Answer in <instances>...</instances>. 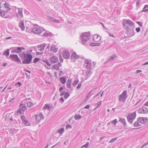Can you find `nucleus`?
<instances>
[{
    "label": "nucleus",
    "mask_w": 148,
    "mask_h": 148,
    "mask_svg": "<svg viewBox=\"0 0 148 148\" xmlns=\"http://www.w3.org/2000/svg\"><path fill=\"white\" fill-rule=\"evenodd\" d=\"M33 56L30 54L24 53L23 55V60L22 63L23 64H28L32 63Z\"/></svg>",
    "instance_id": "f257e3e1"
},
{
    "label": "nucleus",
    "mask_w": 148,
    "mask_h": 148,
    "mask_svg": "<svg viewBox=\"0 0 148 148\" xmlns=\"http://www.w3.org/2000/svg\"><path fill=\"white\" fill-rule=\"evenodd\" d=\"M90 32L83 33L81 36V42L82 44H85L90 38Z\"/></svg>",
    "instance_id": "f03ea898"
},
{
    "label": "nucleus",
    "mask_w": 148,
    "mask_h": 148,
    "mask_svg": "<svg viewBox=\"0 0 148 148\" xmlns=\"http://www.w3.org/2000/svg\"><path fill=\"white\" fill-rule=\"evenodd\" d=\"M4 9L2 10H0V16L3 17L5 15V14L7 13L10 10L11 8L9 4L6 2L4 4Z\"/></svg>",
    "instance_id": "7ed1b4c3"
},
{
    "label": "nucleus",
    "mask_w": 148,
    "mask_h": 148,
    "mask_svg": "<svg viewBox=\"0 0 148 148\" xmlns=\"http://www.w3.org/2000/svg\"><path fill=\"white\" fill-rule=\"evenodd\" d=\"M136 116V112L134 111V112L130 114H128L127 118L128 122L130 124H132L134 121V120L135 119Z\"/></svg>",
    "instance_id": "20e7f679"
},
{
    "label": "nucleus",
    "mask_w": 148,
    "mask_h": 148,
    "mask_svg": "<svg viewBox=\"0 0 148 148\" xmlns=\"http://www.w3.org/2000/svg\"><path fill=\"white\" fill-rule=\"evenodd\" d=\"M127 91L126 90L123 91L121 94L119 96V101H125L127 98V96L126 95Z\"/></svg>",
    "instance_id": "39448f33"
},
{
    "label": "nucleus",
    "mask_w": 148,
    "mask_h": 148,
    "mask_svg": "<svg viewBox=\"0 0 148 148\" xmlns=\"http://www.w3.org/2000/svg\"><path fill=\"white\" fill-rule=\"evenodd\" d=\"M43 29L40 27H34L32 30V32L34 33L37 34H40L42 32Z\"/></svg>",
    "instance_id": "423d86ee"
},
{
    "label": "nucleus",
    "mask_w": 148,
    "mask_h": 148,
    "mask_svg": "<svg viewBox=\"0 0 148 148\" xmlns=\"http://www.w3.org/2000/svg\"><path fill=\"white\" fill-rule=\"evenodd\" d=\"M85 63L86 65V69L88 70H90L91 68V60H89L87 59L85 60Z\"/></svg>",
    "instance_id": "0eeeda50"
},
{
    "label": "nucleus",
    "mask_w": 148,
    "mask_h": 148,
    "mask_svg": "<svg viewBox=\"0 0 148 148\" xmlns=\"http://www.w3.org/2000/svg\"><path fill=\"white\" fill-rule=\"evenodd\" d=\"M12 59L18 62H21V61L19 58L18 57L17 55L16 54H11L10 56Z\"/></svg>",
    "instance_id": "6e6552de"
},
{
    "label": "nucleus",
    "mask_w": 148,
    "mask_h": 148,
    "mask_svg": "<svg viewBox=\"0 0 148 148\" xmlns=\"http://www.w3.org/2000/svg\"><path fill=\"white\" fill-rule=\"evenodd\" d=\"M138 112L142 114H146L148 113V109L145 107H143L139 109Z\"/></svg>",
    "instance_id": "1a4fd4ad"
},
{
    "label": "nucleus",
    "mask_w": 148,
    "mask_h": 148,
    "mask_svg": "<svg viewBox=\"0 0 148 148\" xmlns=\"http://www.w3.org/2000/svg\"><path fill=\"white\" fill-rule=\"evenodd\" d=\"M138 121L140 123L145 124L147 120V119L146 117H139L138 118Z\"/></svg>",
    "instance_id": "9d476101"
},
{
    "label": "nucleus",
    "mask_w": 148,
    "mask_h": 148,
    "mask_svg": "<svg viewBox=\"0 0 148 148\" xmlns=\"http://www.w3.org/2000/svg\"><path fill=\"white\" fill-rule=\"evenodd\" d=\"M19 107L20 108L18 111L17 112H19L21 114L22 112H24L26 109V107L25 104L23 105L22 104H20Z\"/></svg>",
    "instance_id": "9b49d317"
},
{
    "label": "nucleus",
    "mask_w": 148,
    "mask_h": 148,
    "mask_svg": "<svg viewBox=\"0 0 148 148\" xmlns=\"http://www.w3.org/2000/svg\"><path fill=\"white\" fill-rule=\"evenodd\" d=\"M21 119L23 123L26 126H29L30 125V123L27 120H26L25 117L24 116H21Z\"/></svg>",
    "instance_id": "f8f14e48"
},
{
    "label": "nucleus",
    "mask_w": 148,
    "mask_h": 148,
    "mask_svg": "<svg viewBox=\"0 0 148 148\" xmlns=\"http://www.w3.org/2000/svg\"><path fill=\"white\" fill-rule=\"evenodd\" d=\"M50 61L52 64L57 63L58 61V58L56 56H53L50 58Z\"/></svg>",
    "instance_id": "ddd939ff"
},
{
    "label": "nucleus",
    "mask_w": 148,
    "mask_h": 148,
    "mask_svg": "<svg viewBox=\"0 0 148 148\" xmlns=\"http://www.w3.org/2000/svg\"><path fill=\"white\" fill-rule=\"evenodd\" d=\"M92 73L91 72L90 70H86V73L84 76L85 77L84 79L85 80L87 79L91 75Z\"/></svg>",
    "instance_id": "4468645a"
},
{
    "label": "nucleus",
    "mask_w": 148,
    "mask_h": 148,
    "mask_svg": "<svg viewBox=\"0 0 148 148\" xmlns=\"http://www.w3.org/2000/svg\"><path fill=\"white\" fill-rule=\"evenodd\" d=\"M36 121L37 122H38L41 119H43L44 118V116L42 113H40L39 115H37L36 116Z\"/></svg>",
    "instance_id": "2eb2a0df"
},
{
    "label": "nucleus",
    "mask_w": 148,
    "mask_h": 148,
    "mask_svg": "<svg viewBox=\"0 0 148 148\" xmlns=\"http://www.w3.org/2000/svg\"><path fill=\"white\" fill-rule=\"evenodd\" d=\"M124 22L125 24L129 25L130 26H133L134 25V23L132 21L129 19H125L124 20Z\"/></svg>",
    "instance_id": "dca6fc26"
},
{
    "label": "nucleus",
    "mask_w": 148,
    "mask_h": 148,
    "mask_svg": "<svg viewBox=\"0 0 148 148\" xmlns=\"http://www.w3.org/2000/svg\"><path fill=\"white\" fill-rule=\"evenodd\" d=\"M23 8H18V12L17 14V16L19 18H21L23 17Z\"/></svg>",
    "instance_id": "f3484780"
},
{
    "label": "nucleus",
    "mask_w": 148,
    "mask_h": 148,
    "mask_svg": "<svg viewBox=\"0 0 148 148\" xmlns=\"http://www.w3.org/2000/svg\"><path fill=\"white\" fill-rule=\"evenodd\" d=\"M97 88H94L91 90L88 94L87 97H90L92 95L94 94L95 92L97 90Z\"/></svg>",
    "instance_id": "a211bd4d"
},
{
    "label": "nucleus",
    "mask_w": 148,
    "mask_h": 148,
    "mask_svg": "<svg viewBox=\"0 0 148 148\" xmlns=\"http://www.w3.org/2000/svg\"><path fill=\"white\" fill-rule=\"evenodd\" d=\"M101 37L98 35H95L93 38V40L95 42H97L101 39Z\"/></svg>",
    "instance_id": "6ab92c4d"
},
{
    "label": "nucleus",
    "mask_w": 148,
    "mask_h": 148,
    "mask_svg": "<svg viewBox=\"0 0 148 148\" xmlns=\"http://www.w3.org/2000/svg\"><path fill=\"white\" fill-rule=\"evenodd\" d=\"M63 56L65 59H68L70 57V54L68 52L65 51L63 53Z\"/></svg>",
    "instance_id": "aec40b11"
},
{
    "label": "nucleus",
    "mask_w": 148,
    "mask_h": 148,
    "mask_svg": "<svg viewBox=\"0 0 148 148\" xmlns=\"http://www.w3.org/2000/svg\"><path fill=\"white\" fill-rule=\"evenodd\" d=\"M46 44H43L38 45L37 47L38 48V50L40 51H42L44 50L45 47L46 46Z\"/></svg>",
    "instance_id": "412c9836"
},
{
    "label": "nucleus",
    "mask_w": 148,
    "mask_h": 148,
    "mask_svg": "<svg viewBox=\"0 0 148 148\" xmlns=\"http://www.w3.org/2000/svg\"><path fill=\"white\" fill-rule=\"evenodd\" d=\"M61 66V64L60 62H58V64H54L52 67L53 69L56 70H59V67Z\"/></svg>",
    "instance_id": "4be33fe9"
},
{
    "label": "nucleus",
    "mask_w": 148,
    "mask_h": 148,
    "mask_svg": "<svg viewBox=\"0 0 148 148\" xmlns=\"http://www.w3.org/2000/svg\"><path fill=\"white\" fill-rule=\"evenodd\" d=\"M19 27L21 28L22 30L23 31L24 30L25 27L24 26L23 21L21 20V21L19 23Z\"/></svg>",
    "instance_id": "5701e85b"
},
{
    "label": "nucleus",
    "mask_w": 148,
    "mask_h": 148,
    "mask_svg": "<svg viewBox=\"0 0 148 148\" xmlns=\"http://www.w3.org/2000/svg\"><path fill=\"white\" fill-rule=\"evenodd\" d=\"M22 51V49L21 47H18L17 49H15L14 51H12V53H19L21 52Z\"/></svg>",
    "instance_id": "b1692460"
},
{
    "label": "nucleus",
    "mask_w": 148,
    "mask_h": 148,
    "mask_svg": "<svg viewBox=\"0 0 148 148\" xmlns=\"http://www.w3.org/2000/svg\"><path fill=\"white\" fill-rule=\"evenodd\" d=\"M139 123V121H138V119H137V121L134 122L133 125L135 127H139L141 126V125Z\"/></svg>",
    "instance_id": "393cba45"
},
{
    "label": "nucleus",
    "mask_w": 148,
    "mask_h": 148,
    "mask_svg": "<svg viewBox=\"0 0 148 148\" xmlns=\"http://www.w3.org/2000/svg\"><path fill=\"white\" fill-rule=\"evenodd\" d=\"M119 121L123 123L124 126L125 127H126L127 124L124 118H119Z\"/></svg>",
    "instance_id": "a878e982"
},
{
    "label": "nucleus",
    "mask_w": 148,
    "mask_h": 148,
    "mask_svg": "<svg viewBox=\"0 0 148 148\" xmlns=\"http://www.w3.org/2000/svg\"><path fill=\"white\" fill-rule=\"evenodd\" d=\"M10 49H8L4 51L3 53V55L8 57L9 55Z\"/></svg>",
    "instance_id": "bb28decb"
},
{
    "label": "nucleus",
    "mask_w": 148,
    "mask_h": 148,
    "mask_svg": "<svg viewBox=\"0 0 148 148\" xmlns=\"http://www.w3.org/2000/svg\"><path fill=\"white\" fill-rule=\"evenodd\" d=\"M58 49L53 46L51 47L50 50L53 52L56 53L58 51Z\"/></svg>",
    "instance_id": "cd10ccee"
},
{
    "label": "nucleus",
    "mask_w": 148,
    "mask_h": 148,
    "mask_svg": "<svg viewBox=\"0 0 148 148\" xmlns=\"http://www.w3.org/2000/svg\"><path fill=\"white\" fill-rule=\"evenodd\" d=\"M51 107L49 106V104H45L43 107L44 109H47L48 110H50L51 109Z\"/></svg>",
    "instance_id": "c85d7f7f"
},
{
    "label": "nucleus",
    "mask_w": 148,
    "mask_h": 148,
    "mask_svg": "<svg viewBox=\"0 0 148 148\" xmlns=\"http://www.w3.org/2000/svg\"><path fill=\"white\" fill-rule=\"evenodd\" d=\"M64 132V127H62L59 129L57 130V132L60 134L61 135Z\"/></svg>",
    "instance_id": "c756f323"
},
{
    "label": "nucleus",
    "mask_w": 148,
    "mask_h": 148,
    "mask_svg": "<svg viewBox=\"0 0 148 148\" xmlns=\"http://www.w3.org/2000/svg\"><path fill=\"white\" fill-rule=\"evenodd\" d=\"M60 81L63 84H64L66 81V78L65 77H61L60 78Z\"/></svg>",
    "instance_id": "7c9ffc66"
},
{
    "label": "nucleus",
    "mask_w": 148,
    "mask_h": 148,
    "mask_svg": "<svg viewBox=\"0 0 148 148\" xmlns=\"http://www.w3.org/2000/svg\"><path fill=\"white\" fill-rule=\"evenodd\" d=\"M71 81L70 79H68L66 82L67 87L68 88H71Z\"/></svg>",
    "instance_id": "2f4dec72"
},
{
    "label": "nucleus",
    "mask_w": 148,
    "mask_h": 148,
    "mask_svg": "<svg viewBox=\"0 0 148 148\" xmlns=\"http://www.w3.org/2000/svg\"><path fill=\"white\" fill-rule=\"evenodd\" d=\"M148 8V5H146L144 6V7L143 8V10L141 11V12H147V9H146V8Z\"/></svg>",
    "instance_id": "473e14b6"
},
{
    "label": "nucleus",
    "mask_w": 148,
    "mask_h": 148,
    "mask_svg": "<svg viewBox=\"0 0 148 148\" xmlns=\"http://www.w3.org/2000/svg\"><path fill=\"white\" fill-rule=\"evenodd\" d=\"M82 117V116L79 115H76L75 116V119L76 120H78L81 119Z\"/></svg>",
    "instance_id": "72a5a7b5"
},
{
    "label": "nucleus",
    "mask_w": 148,
    "mask_h": 148,
    "mask_svg": "<svg viewBox=\"0 0 148 148\" xmlns=\"http://www.w3.org/2000/svg\"><path fill=\"white\" fill-rule=\"evenodd\" d=\"M102 102V101H99L97 103L96 105L97 106L94 109V110H95L98 107H99L100 105L101 104Z\"/></svg>",
    "instance_id": "f704fd0d"
},
{
    "label": "nucleus",
    "mask_w": 148,
    "mask_h": 148,
    "mask_svg": "<svg viewBox=\"0 0 148 148\" xmlns=\"http://www.w3.org/2000/svg\"><path fill=\"white\" fill-rule=\"evenodd\" d=\"M70 95L69 94L68 92H66L64 95V98L65 99H66Z\"/></svg>",
    "instance_id": "c9c22d12"
},
{
    "label": "nucleus",
    "mask_w": 148,
    "mask_h": 148,
    "mask_svg": "<svg viewBox=\"0 0 148 148\" xmlns=\"http://www.w3.org/2000/svg\"><path fill=\"white\" fill-rule=\"evenodd\" d=\"M40 60V58H35V59H34L33 60V62L34 63H35L37 62H38Z\"/></svg>",
    "instance_id": "e433bc0d"
},
{
    "label": "nucleus",
    "mask_w": 148,
    "mask_h": 148,
    "mask_svg": "<svg viewBox=\"0 0 148 148\" xmlns=\"http://www.w3.org/2000/svg\"><path fill=\"white\" fill-rule=\"evenodd\" d=\"M89 142H87L85 145H83L82 146V147H81V148H82L84 147H85V148H88V146L89 145Z\"/></svg>",
    "instance_id": "4c0bfd02"
},
{
    "label": "nucleus",
    "mask_w": 148,
    "mask_h": 148,
    "mask_svg": "<svg viewBox=\"0 0 148 148\" xmlns=\"http://www.w3.org/2000/svg\"><path fill=\"white\" fill-rule=\"evenodd\" d=\"M43 62H45L46 64H47V65L48 66H50L51 65V64H49V62H48V61L47 59H45V60H43Z\"/></svg>",
    "instance_id": "58836bf2"
},
{
    "label": "nucleus",
    "mask_w": 148,
    "mask_h": 148,
    "mask_svg": "<svg viewBox=\"0 0 148 148\" xmlns=\"http://www.w3.org/2000/svg\"><path fill=\"white\" fill-rule=\"evenodd\" d=\"M27 105L28 107H31L33 105V104L31 102H28L27 103Z\"/></svg>",
    "instance_id": "ea45409f"
},
{
    "label": "nucleus",
    "mask_w": 148,
    "mask_h": 148,
    "mask_svg": "<svg viewBox=\"0 0 148 148\" xmlns=\"http://www.w3.org/2000/svg\"><path fill=\"white\" fill-rule=\"evenodd\" d=\"M116 56L115 55H113L112 56H110L109 58H110V59L111 61L115 59L116 58Z\"/></svg>",
    "instance_id": "a19ab883"
},
{
    "label": "nucleus",
    "mask_w": 148,
    "mask_h": 148,
    "mask_svg": "<svg viewBox=\"0 0 148 148\" xmlns=\"http://www.w3.org/2000/svg\"><path fill=\"white\" fill-rule=\"evenodd\" d=\"M51 33H45L44 34H43V35L44 36L47 37V36H48L51 35Z\"/></svg>",
    "instance_id": "79ce46f5"
},
{
    "label": "nucleus",
    "mask_w": 148,
    "mask_h": 148,
    "mask_svg": "<svg viewBox=\"0 0 148 148\" xmlns=\"http://www.w3.org/2000/svg\"><path fill=\"white\" fill-rule=\"evenodd\" d=\"M117 139V138H113L111 140H110L109 142V143H113V142H114V141L115 140H116Z\"/></svg>",
    "instance_id": "37998d69"
},
{
    "label": "nucleus",
    "mask_w": 148,
    "mask_h": 148,
    "mask_svg": "<svg viewBox=\"0 0 148 148\" xmlns=\"http://www.w3.org/2000/svg\"><path fill=\"white\" fill-rule=\"evenodd\" d=\"M82 85V82H80L79 83L77 86L76 87V88L77 89H79L81 87V86Z\"/></svg>",
    "instance_id": "c03bdc74"
},
{
    "label": "nucleus",
    "mask_w": 148,
    "mask_h": 148,
    "mask_svg": "<svg viewBox=\"0 0 148 148\" xmlns=\"http://www.w3.org/2000/svg\"><path fill=\"white\" fill-rule=\"evenodd\" d=\"M21 85V82H18L15 84V86L18 87Z\"/></svg>",
    "instance_id": "a18cd8bd"
},
{
    "label": "nucleus",
    "mask_w": 148,
    "mask_h": 148,
    "mask_svg": "<svg viewBox=\"0 0 148 148\" xmlns=\"http://www.w3.org/2000/svg\"><path fill=\"white\" fill-rule=\"evenodd\" d=\"M100 45V43H93L92 45V46H99Z\"/></svg>",
    "instance_id": "49530a36"
},
{
    "label": "nucleus",
    "mask_w": 148,
    "mask_h": 148,
    "mask_svg": "<svg viewBox=\"0 0 148 148\" xmlns=\"http://www.w3.org/2000/svg\"><path fill=\"white\" fill-rule=\"evenodd\" d=\"M51 20L53 21L54 22L56 23H59L60 22V21L58 20L53 18H52Z\"/></svg>",
    "instance_id": "de8ad7c7"
},
{
    "label": "nucleus",
    "mask_w": 148,
    "mask_h": 148,
    "mask_svg": "<svg viewBox=\"0 0 148 148\" xmlns=\"http://www.w3.org/2000/svg\"><path fill=\"white\" fill-rule=\"evenodd\" d=\"M71 60L73 61V62H74V52L73 53V54L71 56Z\"/></svg>",
    "instance_id": "09e8293b"
},
{
    "label": "nucleus",
    "mask_w": 148,
    "mask_h": 148,
    "mask_svg": "<svg viewBox=\"0 0 148 148\" xmlns=\"http://www.w3.org/2000/svg\"><path fill=\"white\" fill-rule=\"evenodd\" d=\"M66 129H71L72 127L70 125L68 124L66 125Z\"/></svg>",
    "instance_id": "8fccbe9b"
},
{
    "label": "nucleus",
    "mask_w": 148,
    "mask_h": 148,
    "mask_svg": "<svg viewBox=\"0 0 148 148\" xmlns=\"http://www.w3.org/2000/svg\"><path fill=\"white\" fill-rule=\"evenodd\" d=\"M116 119H115L113 121H111L112 123H114V124L115 125H116V124L117 123V121Z\"/></svg>",
    "instance_id": "3c124183"
},
{
    "label": "nucleus",
    "mask_w": 148,
    "mask_h": 148,
    "mask_svg": "<svg viewBox=\"0 0 148 148\" xmlns=\"http://www.w3.org/2000/svg\"><path fill=\"white\" fill-rule=\"evenodd\" d=\"M123 25L124 26H125V28L126 31L128 32L129 29V27L126 25H125V24H124Z\"/></svg>",
    "instance_id": "603ef678"
},
{
    "label": "nucleus",
    "mask_w": 148,
    "mask_h": 148,
    "mask_svg": "<svg viewBox=\"0 0 148 148\" xmlns=\"http://www.w3.org/2000/svg\"><path fill=\"white\" fill-rule=\"evenodd\" d=\"M59 58L60 62H63V59L62 58V56L61 55H60L59 56Z\"/></svg>",
    "instance_id": "864d4df0"
},
{
    "label": "nucleus",
    "mask_w": 148,
    "mask_h": 148,
    "mask_svg": "<svg viewBox=\"0 0 148 148\" xmlns=\"http://www.w3.org/2000/svg\"><path fill=\"white\" fill-rule=\"evenodd\" d=\"M140 0H138L136 2V5L137 7H138L139 6V5L140 4Z\"/></svg>",
    "instance_id": "5fc2aeb1"
},
{
    "label": "nucleus",
    "mask_w": 148,
    "mask_h": 148,
    "mask_svg": "<svg viewBox=\"0 0 148 148\" xmlns=\"http://www.w3.org/2000/svg\"><path fill=\"white\" fill-rule=\"evenodd\" d=\"M79 58V56L77 55L75 52V58L78 59Z\"/></svg>",
    "instance_id": "6e6d98bb"
},
{
    "label": "nucleus",
    "mask_w": 148,
    "mask_h": 148,
    "mask_svg": "<svg viewBox=\"0 0 148 148\" xmlns=\"http://www.w3.org/2000/svg\"><path fill=\"white\" fill-rule=\"evenodd\" d=\"M137 23L139 25L140 27L142 26V23L140 22L137 21Z\"/></svg>",
    "instance_id": "4d7b16f0"
},
{
    "label": "nucleus",
    "mask_w": 148,
    "mask_h": 148,
    "mask_svg": "<svg viewBox=\"0 0 148 148\" xmlns=\"http://www.w3.org/2000/svg\"><path fill=\"white\" fill-rule=\"evenodd\" d=\"M140 30V27H137L136 28V30L137 32H139Z\"/></svg>",
    "instance_id": "13d9d810"
},
{
    "label": "nucleus",
    "mask_w": 148,
    "mask_h": 148,
    "mask_svg": "<svg viewBox=\"0 0 148 148\" xmlns=\"http://www.w3.org/2000/svg\"><path fill=\"white\" fill-rule=\"evenodd\" d=\"M65 91H63L60 94V96H63L64 95H65Z\"/></svg>",
    "instance_id": "bf43d9fd"
},
{
    "label": "nucleus",
    "mask_w": 148,
    "mask_h": 148,
    "mask_svg": "<svg viewBox=\"0 0 148 148\" xmlns=\"http://www.w3.org/2000/svg\"><path fill=\"white\" fill-rule=\"evenodd\" d=\"M90 105H87L86 106H85L84 108L85 109H88Z\"/></svg>",
    "instance_id": "052dcab7"
},
{
    "label": "nucleus",
    "mask_w": 148,
    "mask_h": 148,
    "mask_svg": "<svg viewBox=\"0 0 148 148\" xmlns=\"http://www.w3.org/2000/svg\"><path fill=\"white\" fill-rule=\"evenodd\" d=\"M64 88L63 87H60L59 88V91L60 92H61L62 90Z\"/></svg>",
    "instance_id": "680f3d73"
},
{
    "label": "nucleus",
    "mask_w": 148,
    "mask_h": 148,
    "mask_svg": "<svg viewBox=\"0 0 148 148\" xmlns=\"http://www.w3.org/2000/svg\"><path fill=\"white\" fill-rule=\"evenodd\" d=\"M60 102H61V103H62L61 102V101H62V103L64 101V99L63 98V97L60 98Z\"/></svg>",
    "instance_id": "e2e57ef3"
},
{
    "label": "nucleus",
    "mask_w": 148,
    "mask_h": 148,
    "mask_svg": "<svg viewBox=\"0 0 148 148\" xmlns=\"http://www.w3.org/2000/svg\"><path fill=\"white\" fill-rule=\"evenodd\" d=\"M111 61V60L110 59V58H109V59H107L106 60V62H105V63H107L108 62H109V61Z\"/></svg>",
    "instance_id": "0e129e2a"
},
{
    "label": "nucleus",
    "mask_w": 148,
    "mask_h": 148,
    "mask_svg": "<svg viewBox=\"0 0 148 148\" xmlns=\"http://www.w3.org/2000/svg\"><path fill=\"white\" fill-rule=\"evenodd\" d=\"M42 52H37L36 53V54L37 55H40V54L42 55Z\"/></svg>",
    "instance_id": "69168bd1"
},
{
    "label": "nucleus",
    "mask_w": 148,
    "mask_h": 148,
    "mask_svg": "<svg viewBox=\"0 0 148 148\" xmlns=\"http://www.w3.org/2000/svg\"><path fill=\"white\" fill-rule=\"evenodd\" d=\"M79 82V81L78 80L75 81V86Z\"/></svg>",
    "instance_id": "338daca9"
},
{
    "label": "nucleus",
    "mask_w": 148,
    "mask_h": 148,
    "mask_svg": "<svg viewBox=\"0 0 148 148\" xmlns=\"http://www.w3.org/2000/svg\"><path fill=\"white\" fill-rule=\"evenodd\" d=\"M148 145V142L146 143H145V145H143L140 148H143L145 146Z\"/></svg>",
    "instance_id": "774afa93"
}]
</instances>
